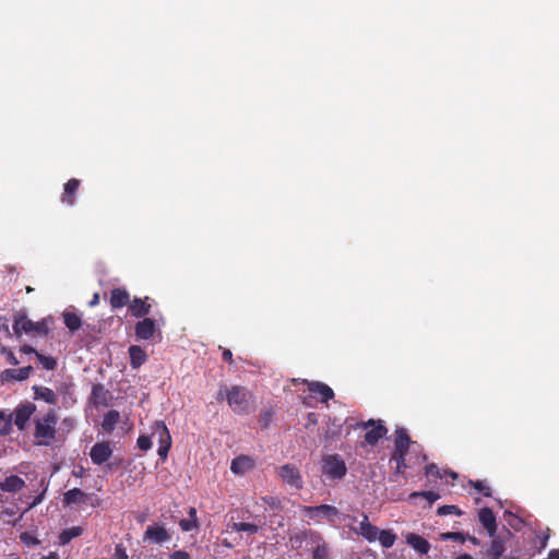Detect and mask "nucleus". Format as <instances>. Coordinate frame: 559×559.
Wrapping results in <instances>:
<instances>
[{"label":"nucleus","mask_w":559,"mask_h":559,"mask_svg":"<svg viewBox=\"0 0 559 559\" xmlns=\"http://www.w3.org/2000/svg\"><path fill=\"white\" fill-rule=\"evenodd\" d=\"M547 559H559V549L550 550Z\"/></svg>","instance_id":"obj_55"},{"label":"nucleus","mask_w":559,"mask_h":559,"mask_svg":"<svg viewBox=\"0 0 559 559\" xmlns=\"http://www.w3.org/2000/svg\"><path fill=\"white\" fill-rule=\"evenodd\" d=\"M263 501L269 504L272 509L278 510L282 508L280 499L272 497V496H265L263 497Z\"/></svg>","instance_id":"obj_47"},{"label":"nucleus","mask_w":559,"mask_h":559,"mask_svg":"<svg viewBox=\"0 0 559 559\" xmlns=\"http://www.w3.org/2000/svg\"><path fill=\"white\" fill-rule=\"evenodd\" d=\"M74 476H81V472L74 473Z\"/></svg>","instance_id":"obj_64"},{"label":"nucleus","mask_w":559,"mask_h":559,"mask_svg":"<svg viewBox=\"0 0 559 559\" xmlns=\"http://www.w3.org/2000/svg\"><path fill=\"white\" fill-rule=\"evenodd\" d=\"M314 558L323 559L326 556L325 547L318 546L313 552Z\"/></svg>","instance_id":"obj_52"},{"label":"nucleus","mask_w":559,"mask_h":559,"mask_svg":"<svg viewBox=\"0 0 559 559\" xmlns=\"http://www.w3.org/2000/svg\"><path fill=\"white\" fill-rule=\"evenodd\" d=\"M57 392L63 395V405H68L67 399H72L73 395V384L72 383H62L57 388Z\"/></svg>","instance_id":"obj_36"},{"label":"nucleus","mask_w":559,"mask_h":559,"mask_svg":"<svg viewBox=\"0 0 559 559\" xmlns=\"http://www.w3.org/2000/svg\"><path fill=\"white\" fill-rule=\"evenodd\" d=\"M189 519H197V510L195 508H190L188 512Z\"/></svg>","instance_id":"obj_57"},{"label":"nucleus","mask_w":559,"mask_h":559,"mask_svg":"<svg viewBox=\"0 0 559 559\" xmlns=\"http://www.w3.org/2000/svg\"><path fill=\"white\" fill-rule=\"evenodd\" d=\"M33 371L32 366H26L17 369H4L0 372L1 384L22 382L29 378Z\"/></svg>","instance_id":"obj_11"},{"label":"nucleus","mask_w":559,"mask_h":559,"mask_svg":"<svg viewBox=\"0 0 559 559\" xmlns=\"http://www.w3.org/2000/svg\"><path fill=\"white\" fill-rule=\"evenodd\" d=\"M425 474L426 476H432L436 478L441 477L439 467L435 463H430L425 467Z\"/></svg>","instance_id":"obj_45"},{"label":"nucleus","mask_w":559,"mask_h":559,"mask_svg":"<svg viewBox=\"0 0 559 559\" xmlns=\"http://www.w3.org/2000/svg\"><path fill=\"white\" fill-rule=\"evenodd\" d=\"M229 528L235 532H246L250 535H254L259 532L260 525L247 522H234L229 524Z\"/></svg>","instance_id":"obj_31"},{"label":"nucleus","mask_w":559,"mask_h":559,"mask_svg":"<svg viewBox=\"0 0 559 559\" xmlns=\"http://www.w3.org/2000/svg\"><path fill=\"white\" fill-rule=\"evenodd\" d=\"M114 558L115 559H128L127 550L122 544L116 545Z\"/></svg>","instance_id":"obj_48"},{"label":"nucleus","mask_w":559,"mask_h":559,"mask_svg":"<svg viewBox=\"0 0 559 559\" xmlns=\"http://www.w3.org/2000/svg\"><path fill=\"white\" fill-rule=\"evenodd\" d=\"M468 540L474 545H479V539L476 538L475 536H468Z\"/></svg>","instance_id":"obj_62"},{"label":"nucleus","mask_w":559,"mask_h":559,"mask_svg":"<svg viewBox=\"0 0 559 559\" xmlns=\"http://www.w3.org/2000/svg\"><path fill=\"white\" fill-rule=\"evenodd\" d=\"M254 461L247 455H239L231 461L230 471L236 475H242L253 468Z\"/></svg>","instance_id":"obj_22"},{"label":"nucleus","mask_w":559,"mask_h":559,"mask_svg":"<svg viewBox=\"0 0 559 559\" xmlns=\"http://www.w3.org/2000/svg\"><path fill=\"white\" fill-rule=\"evenodd\" d=\"M120 414L116 409L108 411L103 418L102 427L103 429L110 433L114 431L116 425L119 423Z\"/></svg>","instance_id":"obj_26"},{"label":"nucleus","mask_w":559,"mask_h":559,"mask_svg":"<svg viewBox=\"0 0 559 559\" xmlns=\"http://www.w3.org/2000/svg\"><path fill=\"white\" fill-rule=\"evenodd\" d=\"M81 186V181L76 178L69 179L63 186V193L61 195L62 203L73 206L75 204V195Z\"/></svg>","instance_id":"obj_15"},{"label":"nucleus","mask_w":559,"mask_h":559,"mask_svg":"<svg viewBox=\"0 0 559 559\" xmlns=\"http://www.w3.org/2000/svg\"><path fill=\"white\" fill-rule=\"evenodd\" d=\"M170 534L163 523L148 525L143 534V542L148 544L162 545L170 539Z\"/></svg>","instance_id":"obj_8"},{"label":"nucleus","mask_w":559,"mask_h":559,"mask_svg":"<svg viewBox=\"0 0 559 559\" xmlns=\"http://www.w3.org/2000/svg\"><path fill=\"white\" fill-rule=\"evenodd\" d=\"M20 537H21V540L26 545H38L39 544V540L36 537L29 535L28 533H22Z\"/></svg>","instance_id":"obj_49"},{"label":"nucleus","mask_w":559,"mask_h":559,"mask_svg":"<svg viewBox=\"0 0 559 559\" xmlns=\"http://www.w3.org/2000/svg\"><path fill=\"white\" fill-rule=\"evenodd\" d=\"M45 492H46V488L43 490V492H40L39 495H37L32 502L28 503V507H27V510L32 509V508H35L36 506H38L39 503L43 502L44 498H45Z\"/></svg>","instance_id":"obj_50"},{"label":"nucleus","mask_w":559,"mask_h":559,"mask_svg":"<svg viewBox=\"0 0 559 559\" xmlns=\"http://www.w3.org/2000/svg\"><path fill=\"white\" fill-rule=\"evenodd\" d=\"M412 440L405 428H396L393 453H408Z\"/></svg>","instance_id":"obj_17"},{"label":"nucleus","mask_w":559,"mask_h":559,"mask_svg":"<svg viewBox=\"0 0 559 559\" xmlns=\"http://www.w3.org/2000/svg\"><path fill=\"white\" fill-rule=\"evenodd\" d=\"M406 453H392L391 461L396 463V473H403L407 468Z\"/></svg>","instance_id":"obj_35"},{"label":"nucleus","mask_w":559,"mask_h":559,"mask_svg":"<svg viewBox=\"0 0 559 559\" xmlns=\"http://www.w3.org/2000/svg\"><path fill=\"white\" fill-rule=\"evenodd\" d=\"M280 478L288 486L295 489H301L304 486L300 471L293 464H284L277 469Z\"/></svg>","instance_id":"obj_9"},{"label":"nucleus","mask_w":559,"mask_h":559,"mask_svg":"<svg viewBox=\"0 0 559 559\" xmlns=\"http://www.w3.org/2000/svg\"><path fill=\"white\" fill-rule=\"evenodd\" d=\"M20 352L23 353V354H34L36 355V353H38L34 347H32L31 345H22L20 347Z\"/></svg>","instance_id":"obj_54"},{"label":"nucleus","mask_w":559,"mask_h":559,"mask_svg":"<svg viewBox=\"0 0 559 559\" xmlns=\"http://www.w3.org/2000/svg\"><path fill=\"white\" fill-rule=\"evenodd\" d=\"M301 511L311 519L322 516L330 522H334L335 518L340 514L337 508L331 504L302 506Z\"/></svg>","instance_id":"obj_10"},{"label":"nucleus","mask_w":559,"mask_h":559,"mask_svg":"<svg viewBox=\"0 0 559 559\" xmlns=\"http://www.w3.org/2000/svg\"><path fill=\"white\" fill-rule=\"evenodd\" d=\"M34 400H40L49 405H56L58 403V394L50 388L45 385H34Z\"/></svg>","instance_id":"obj_20"},{"label":"nucleus","mask_w":559,"mask_h":559,"mask_svg":"<svg viewBox=\"0 0 559 559\" xmlns=\"http://www.w3.org/2000/svg\"><path fill=\"white\" fill-rule=\"evenodd\" d=\"M179 526L183 532H190L199 527L198 519H182Z\"/></svg>","instance_id":"obj_40"},{"label":"nucleus","mask_w":559,"mask_h":559,"mask_svg":"<svg viewBox=\"0 0 559 559\" xmlns=\"http://www.w3.org/2000/svg\"><path fill=\"white\" fill-rule=\"evenodd\" d=\"M371 427L365 435V441L367 444L373 447L380 439L388 433V428L383 425L382 420L369 419L368 421H361L357 424L356 428L367 429Z\"/></svg>","instance_id":"obj_6"},{"label":"nucleus","mask_w":559,"mask_h":559,"mask_svg":"<svg viewBox=\"0 0 559 559\" xmlns=\"http://www.w3.org/2000/svg\"><path fill=\"white\" fill-rule=\"evenodd\" d=\"M273 412L272 409H264L260 413L259 423L262 428H267L272 421Z\"/></svg>","instance_id":"obj_43"},{"label":"nucleus","mask_w":559,"mask_h":559,"mask_svg":"<svg viewBox=\"0 0 559 559\" xmlns=\"http://www.w3.org/2000/svg\"><path fill=\"white\" fill-rule=\"evenodd\" d=\"M471 485L483 496L491 497V489L484 480H471Z\"/></svg>","instance_id":"obj_37"},{"label":"nucleus","mask_w":559,"mask_h":559,"mask_svg":"<svg viewBox=\"0 0 559 559\" xmlns=\"http://www.w3.org/2000/svg\"><path fill=\"white\" fill-rule=\"evenodd\" d=\"M222 357L225 361H227L228 364H233V353L230 349L228 348H224L223 349V353H222Z\"/></svg>","instance_id":"obj_53"},{"label":"nucleus","mask_w":559,"mask_h":559,"mask_svg":"<svg viewBox=\"0 0 559 559\" xmlns=\"http://www.w3.org/2000/svg\"><path fill=\"white\" fill-rule=\"evenodd\" d=\"M441 539L454 540L463 544L466 540V536L462 532H448L441 534Z\"/></svg>","instance_id":"obj_39"},{"label":"nucleus","mask_w":559,"mask_h":559,"mask_svg":"<svg viewBox=\"0 0 559 559\" xmlns=\"http://www.w3.org/2000/svg\"><path fill=\"white\" fill-rule=\"evenodd\" d=\"M156 331V322L151 318H143L134 325V334L136 340L147 341L154 336Z\"/></svg>","instance_id":"obj_13"},{"label":"nucleus","mask_w":559,"mask_h":559,"mask_svg":"<svg viewBox=\"0 0 559 559\" xmlns=\"http://www.w3.org/2000/svg\"><path fill=\"white\" fill-rule=\"evenodd\" d=\"M377 540L383 548H391L396 542V534L391 530H379Z\"/></svg>","instance_id":"obj_29"},{"label":"nucleus","mask_w":559,"mask_h":559,"mask_svg":"<svg viewBox=\"0 0 559 559\" xmlns=\"http://www.w3.org/2000/svg\"><path fill=\"white\" fill-rule=\"evenodd\" d=\"M82 533H83V530L81 526H72L70 528H66L59 535V544L67 545L73 538L80 536Z\"/></svg>","instance_id":"obj_30"},{"label":"nucleus","mask_w":559,"mask_h":559,"mask_svg":"<svg viewBox=\"0 0 559 559\" xmlns=\"http://www.w3.org/2000/svg\"><path fill=\"white\" fill-rule=\"evenodd\" d=\"M58 415L56 409L49 408L47 413L35 419L34 438L38 445H50L56 440Z\"/></svg>","instance_id":"obj_2"},{"label":"nucleus","mask_w":559,"mask_h":559,"mask_svg":"<svg viewBox=\"0 0 559 559\" xmlns=\"http://www.w3.org/2000/svg\"><path fill=\"white\" fill-rule=\"evenodd\" d=\"M506 551L504 540L500 537H495L491 540L490 547L488 549V556L490 559H501Z\"/></svg>","instance_id":"obj_28"},{"label":"nucleus","mask_w":559,"mask_h":559,"mask_svg":"<svg viewBox=\"0 0 559 559\" xmlns=\"http://www.w3.org/2000/svg\"><path fill=\"white\" fill-rule=\"evenodd\" d=\"M170 559H190V556L185 550H176L174 551L170 557Z\"/></svg>","instance_id":"obj_51"},{"label":"nucleus","mask_w":559,"mask_h":559,"mask_svg":"<svg viewBox=\"0 0 559 559\" xmlns=\"http://www.w3.org/2000/svg\"><path fill=\"white\" fill-rule=\"evenodd\" d=\"M369 519H368V515L366 513H362V520L359 522V525L358 527H352V530L360 535V532H365V530H367V527L369 526Z\"/></svg>","instance_id":"obj_46"},{"label":"nucleus","mask_w":559,"mask_h":559,"mask_svg":"<svg viewBox=\"0 0 559 559\" xmlns=\"http://www.w3.org/2000/svg\"><path fill=\"white\" fill-rule=\"evenodd\" d=\"M37 360L46 370H55L57 368V360L51 356H45L40 353H36Z\"/></svg>","instance_id":"obj_32"},{"label":"nucleus","mask_w":559,"mask_h":559,"mask_svg":"<svg viewBox=\"0 0 559 559\" xmlns=\"http://www.w3.org/2000/svg\"><path fill=\"white\" fill-rule=\"evenodd\" d=\"M98 300H99V296H98V294H95L93 296V299L90 301V306L91 307L96 306L98 304Z\"/></svg>","instance_id":"obj_58"},{"label":"nucleus","mask_w":559,"mask_h":559,"mask_svg":"<svg viewBox=\"0 0 559 559\" xmlns=\"http://www.w3.org/2000/svg\"><path fill=\"white\" fill-rule=\"evenodd\" d=\"M50 320L43 319L41 321L34 322L27 318L25 313H17L14 317L13 331L16 336H21L22 333L35 332L39 335L47 336L50 332L49 328Z\"/></svg>","instance_id":"obj_3"},{"label":"nucleus","mask_w":559,"mask_h":559,"mask_svg":"<svg viewBox=\"0 0 559 559\" xmlns=\"http://www.w3.org/2000/svg\"><path fill=\"white\" fill-rule=\"evenodd\" d=\"M148 299V297H145L144 299L134 297L129 304V311L131 316L135 318H145V316L150 313L152 307L146 302Z\"/></svg>","instance_id":"obj_18"},{"label":"nucleus","mask_w":559,"mask_h":559,"mask_svg":"<svg viewBox=\"0 0 559 559\" xmlns=\"http://www.w3.org/2000/svg\"><path fill=\"white\" fill-rule=\"evenodd\" d=\"M130 366L132 369H139L147 360L145 350L139 345H131L128 349Z\"/></svg>","instance_id":"obj_24"},{"label":"nucleus","mask_w":559,"mask_h":559,"mask_svg":"<svg viewBox=\"0 0 559 559\" xmlns=\"http://www.w3.org/2000/svg\"><path fill=\"white\" fill-rule=\"evenodd\" d=\"M63 322L70 332H76L82 326V319L79 314L71 311L62 313Z\"/></svg>","instance_id":"obj_27"},{"label":"nucleus","mask_w":559,"mask_h":559,"mask_svg":"<svg viewBox=\"0 0 559 559\" xmlns=\"http://www.w3.org/2000/svg\"><path fill=\"white\" fill-rule=\"evenodd\" d=\"M437 513L438 515H447V514H456V515H462V511L456 507V506H442V507H439L438 510H437Z\"/></svg>","instance_id":"obj_42"},{"label":"nucleus","mask_w":559,"mask_h":559,"mask_svg":"<svg viewBox=\"0 0 559 559\" xmlns=\"http://www.w3.org/2000/svg\"><path fill=\"white\" fill-rule=\"evenodd\" d=\"M308 391L320 396V402L328 403L334 397L333 390L325 383L320 381H308L305 380Z\"/></svg>","instance_id":"obj_14"},{"label":"nucleus","mask_w":559,"mask_h":559,"mask_svg":"<svg viewBox=\"0 0 559 559\" xmlns=\"http://www.w3.org/2000/svg\"><path fill=\"white\" fill-rule=\"evenodd\" d=\"M107 390L103 384H94L92 388V397L96 403H105L106 402Z\"/></svg>","instance_id":"obj_33"},{"label":"nucleus","mask_w":559,"mask_h":559,"mask_svg":"<svg viewBox=\"0 0 559 559\" xmlns=\"http://www.w3.org/2000/svg\"><path fill=\"white\" fill-rule=\"evenodd\" d=\"M37 406L32 402H23L20 403L13 413L9 414V427L11 426V421L13 420L14 425L19 430H25L28 420L35 414Z\"/></svg>","instance_id":"obj_5"},{"label":"nucleus","mask_w":559,"mask_h":559,"mask_svg":"<svg viewBox=\"0 0 559 559\" xmlns=\"http://www.w3.org/2000/svg\"><path fill=\"white\" fill-rule=\"evenodd\" d=\"M423 497L425 498L429 504L431 506L435 501H437L440 498V495L438 492L428 490V491H415L409 495L411 499Z\"/></svg>","instance_id":"obj_34"},{"label":"nucleus","mask_w":559,"mask_h":559,"mask_svg":"<svg viewBox=\"0 0 559 559\" xmlns=\"http://www.w3.org/2000/svg\"><path fill=\"white\" fill-rule=\"evenodd\" d=\"M379 533V528L371 523H369V526L365 532H360V535L368 540L369 543H373L377 540V535Z\"/></svg>","instance_id":"obj_38"},{"label":"nucleus","mask_w":559,"mask_h":559,"mask_svg":"<svg viewBox=\"0 0 559 559\" xmlns=\"http://www.w3.org/2000/svg\"><path fill=\"white\" fill-rule=\"evenodd\" d=\"M347 467L338 454L325 455L322 460V473L332 479H341L346 475Z\"/></svg>","instance_id":"obj_4"},{"label":"nucleus","mask_w":559,"mask_h":559,"mask_svg":"<svg viewBox=\"0 0 559 559\" xmlns=\"http://www.w3.org/2000/svg\"><path fill=\"white\" fill-rule=\"evenodd\" d=\"M39 559H59V556L57 552L55 551H51L49 552L47 556H43L41 558Z\"/></svg>","instance_id":"obj_56"},{"label":"nucleus","mask_w":559,"mask_h":559,"mask_svg":"<svg viewBox=\"0 0 559 559\" xmlns=\"http://www.w3.org/2000/svg\"><path fill=\"white\" fill-rule=\"evenodd\" d=\"M135 519H136V521L139 523H143L146 520V515L145 514H139Z\"/></svg>","instance_id":"obj_61"},{"label":"nucleus","mask_w":559,"mask_h":559,"mask_svg":"<svg viewBox=\"0 0 559 559\" xmlns=\"http://www.w3.org/2000/svg\"><path fill=\"white\" fill-rule=\"evenodd\" d=\"M138 447L142 451H147L152 448V440L148 436L142 435L138 438Z\"/></svg>","instance_id":"obj_44"},{"label":"nucleus","mask_w":559,"mask_h":559,"mask_svg":"<svg viewBox=\"0 0 559 559\" xmlns=\"http://www.w3.org/2000/svg\"><path fill=\"white\" fill-rule=\"evenodd\" d=\"M130 294L126 288L117 287L110 292V306L114 309H119L130 304Z\"/></svg>","instance_id":"obj_21"},{"label":"nucleus","mask_w":559,"mask_h":559,"mask_svg":"<svg viewBox=\"0 0 559 559\" xmlns=\"http://www.w3.org/2000/svg\"><path fill=\"white\" fill-rule=\"evenodd\" d=\"M88 500L87 493L82 491L80 488H73L64 492L63 503L64 504H85Z\"/></svg>","instance_id":"obj_25"},{"label":"nucleus","mask_w":559,"mask_h":559,"mask_svg":"<svg viewBox=\"0 0 559 559\" xmlns=\"http://www.w3.org/2000/svg\"><path fill=\"white\" fill-rule=\"evenodd\" d=\"M112 455V449L109 441L96 442L90 451V457L96 465L107 462Z\"/></svg>","instance_id":"obj_12"},{"label":"nucleus","mask_w":559,"mask_h":559,"mask_svg":"<svg viewBox=\"0 0 559 559\" xmlns=\"http://www.w3.org/2000/svg\"><path fill=\"white\" fill-rule=\"evenodd\" d=\"M153 435L158 436L159 448L157 453L162 460H166L168 456V452L171 448V436L170 432L163 420L155 421L153 426Z\"/></svg>","instance_id":"obj_7"},{"label":"nucleus","mask_w":559,"mask_h":559,"mask_svg":"<svg viewBox=\"0 0 559 559\" xmlns=\"http://www.w3.org/2000/svg\"><path fill=\"white\" fill-rule=\"evenodd\" d=\"M455 559H474V558L468 554H462V555L457 556Z\"/></svg>","instance_id":"obj_60"},{"label":"nucleus","mask_w":559,"mask_h":559,"mask_svg":"<svg viewBox=\"0 0 559 559\" xmlns=\"http://www.w3.org/2000/svg\"><path fill=\"white\" fill-rule=\"evenodd\" d=\"M478 519L488 535L493 537L497 532V522L492 510L489 508H481L478 512Z\"/></svg>","instance_id":"obj_16"},{"label":"nucleus","mask_w":559,"mask_h":559,"mask_svg":"<svg viewBox=\"0 0 559 559\" xmlns=\"http://www.w3.org/2000/svg\"><path fill=\"white\" fill-rule=\"evenodd\" d=\"M406 543L420 555H427L430 550L429 542L423 536L415 533H411L407 535Z\"/></svg>","instance_id":"obj_23"},{"label":"nucleus","mask_w":559,"mask_h":559,"mask_svg":"<svg viewBox=\"0 0 559 559\" xmlns=\"http://www.w3.org/2000/svg\"><path fill=\"white\" fill-rule=\"evenodd\" d=\"M0 353L5 357L8 364L12 366H17L20 364L19 359L10 348L1 346Z\"/></svg>","instance_id":"obj_41"},{"label":"nucleus","mask_w":559,"mask_h":559,"mask_svg":"<svg viewBox=\"0 0 559 559\" xmlns=\"http://www.w3.org/2000/svg\"><path fill=\"white\" fill-rule=\"evenodd\" d=\"M26 292H27V293H31V292H33V288H32V287H29V286H27V287H26Z\"/></svg>","instance_id":"obj_63"},{"label":"nucleus","mask_w":559,"mask_h":559,"mask_svg":"<svg viewBox=\"0 0 559 559\" xmlns=\"http://www.w3.org/2000/svg\"><path fill=\"white\" fill-rule=\"evenodd\" d=\"M4 419H7V425L9 426V415H7L4 411H0V420Z\"/></svg>","instance_id":"obj_59"},{"label":"nucleus","mask_w":559,"mask_h":559,"mask_svg":"<svg viewBox=\"0 0 559 559\" xmlns=\"http://www.w3.org/2000/svg\"><path fill=\"white\" fill-rule=\"evenodd\" d=\"M25 487V481L17 475H10L0 481V490L9 493H16Z\"/></svg>","instance_id":"obj_19"},{"label":"nucleus","mask_w":559,"mask_h":559,"mask_svg":"<svg viewBox=\"0 0 559 559\" xmlns=\"http://www.w3.org/2000/svg\"><path fill=\"white\" fill-rule=\"evenodd\" d=\"M216 400H226L230 409L237 415H248L255 408L253 394L242 385L221 386Z\"/></svg>","instance_id":"obj_1"}]
</instances>
